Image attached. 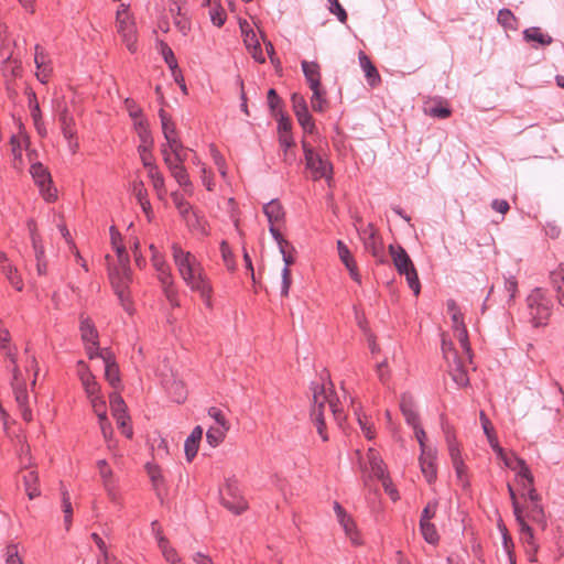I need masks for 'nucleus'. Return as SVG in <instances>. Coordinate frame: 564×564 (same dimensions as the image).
I'll return each mask as SVG.
<instances>
[{
    "mask_svg": "<svg viewBox=\"0 0 564 564\" xmlns=\"http://www.w3.org/2000/svg\"><path fill=\"white\" fill-rule=\"evenodd\" d=\"M171 250L184 283L199 295L206 308L213 310V285L200 261L192 252L182 249L178 243H172Z\"/></svg>",
    "mask_w": 564,
    "mask_h": 564,
    "instance_id": "obj_1",
    "label": "nucleus"
},
{
    "mask_svg": "<svg viewBox=\"0 0 564 564\" xmlns=\"http://www.w3.org/2000/svg\"><path fill=\"white\" fill-rule=\"evenodd\" d=\"M313 405L311 409V419L316 425L317 433L321 435L323 441H327L328 436L324 432L325 420L324 413L328 409L335 421L340 425L345 416L341 410L338 408L333 391L326 388L325 383H313Z\"/></svg>",
    "mask_w": 564,
    "mask_h": 564,
    "instance_id": "obj_2",
    "label": "nucleus"
},
{
    "mask_svg": "<svg viewBox=\"0 0 564 564\" xmlns=\"http://www.w3.org/2000/svg\"><path fill=\"white\" fill-rule=\"evenodd\" d=\"M108 274L111 286L120 302V305L129 315H132L134 307L130 293L132 271L129 265V258L118 260V264L109 267Z\"/></svg>",
    "mask_w": 564,
    "mask_h": 564,
    "instance_id": "obj_3",
    "label": "nucleus"
},
{
    "mask_svg": "<svg viewBox=\"0 0 564 564\" xmlns=\"http://www.w3.org/2000/svg\"><path fill=\"white\" fill-rule=\"evenodd\" d=\"M116 30L129 52H137L138 29L130 4L120 3L116 11Z\"/></svg>",
    "mask_w": 564,
    "mask_h": 564,
    "instance_id": "obj_4",
    "label": "nucleus"
},
{
    "mask_svg": "<svg viewBox=\"0 0 564 564\" xmlns=\"http://www.w3.org/2000/svg\"><path fill=\"white\" fill-rule=\"evenodd\" d=\"M527 307L533 327L546 325L553 303L543 289H534L527 297Z\"/></svg>",
    "mask_w": 564,
    "mask_h": 564,
    "instance_id": "obj_5",
    "label": "nucleus"
},
{
    "mask_svg": "<svg viewBox=\"0 0 564 564\" xmlns=\"http://www.w3.org/2000/svg\"><path fill=\"white\" fill-rule=\"evenodd\" d=\"M389 251L398 273L405 276L409 288L413 291L414 295H419L421 284L417 272L405 249L401 246L390 245Z\"/></svg>",
    "mask_w": 564,
    "mask_h": 564,
    "instance_id": "obj_6",
    "label": "nucleus"
},
{
    "mask_svg": "<svg viewBox=\"0 0 564 564\" xmlns=\"http://www.w3.org/2000/svg\"><path fill=\"white\" fill-rule=\"evenodd\" d=\"M152 265L156 271L158 279L163 288L166 299L174 304L176 300V292L173 289L174 278L171 272L170 265L164 260L163 256L158 251L154 245L150 246Z\"/></svg>",
    "mask_w": 564,
    "mask_h": 564,
    "instance_id": "obj_7",
    "label": "nucleus"
},
{
    "mask_svg": "<svg viewBox=\"0 0 564 564\" xmlns=\"http://www.w3.org/2000/svg\"><path fill=\"white\" fill-rule=\"evenodd\" d=\"M302 148L305 156L306 169L311 172L313 180L329 178L333 173L330 162L316 153L311 144L303 140Z\"/></svg>",
    "mask_w": 564,
    "mask_h": 564,
    "instance_id": "obj_8",
    "label": "nucleus"
},
{
    "mask_svg": "<svg viewBox=\"0 0 564 564\" xmlns=\"http://www.w3.org/2000/svg\"><path fill=\"white\" fill-rule=\"evenodd\" d=\"M79 330L89 359L98 358L100 355L108 351V349H100L98 330L89 317L80 316Z\"/></svg>",
    "mask_w": 564,
    "mask_h": 564,
    "instance_id": "obj_9",
    "label": "nucleus"
},
{
    "mask_svg": "<svg viewBox=\"0 0 564 564\" xmlns=\"http://www.w3.org/2000/svg\"><path fill=\"white\" fill-rule=\"evenodd\" d=\"M333 509L339 525L344 530L345 535L350 541V543L355 546L361 545L364 540L352 517L348 514L341 505L337 501L334 502Z\"/></svg>",
    "mask_w": 564,
    "mask_h": 564,
    "instance_id": "obj_10",
    "label": "nucleus"
},
{
    "mask_svg": "<svg viewBox=\"0 0 564 564\" xmlns=\"http://www.w3.org/2000/svg\"><path fill=\"white\" fill-rule=\"evenodd\" d=\"M357 231L365 249L382 262L384 258L383 245L372 224L362 225L357 228Z\"/></svg>",
    "mask_w": 564,
    "mask_h": 564,
    "instance_id": "obj_11",
    "label": "nucleus"
},
{
    "mask_svg": "<svg viewBox=\"0 0 564 564\" xmlns=\"http://www.w3.org/2000/svg\"><path fill=\"white\" fill-rule=\"evenodd\" d=\"M30 173L40 187V191L47 202L56 199V189L52 187V178L50 172L43 166L42 163H33L30 167Z\"/></svg>",
    "mask_w": 564,
    "mask_h": 564,
    "instance_id": "obj_12",
    "label": "nucleus"
},
{
    "mask_svg": "<svg viewBox=\"0 0 564 564\" xmlns=\"http://www.w3.org/2000/svg\"><path fill=\"white\" fill-rule=\"evenodd\" d=\"M221 505L235 514H240L247 509V501L239 494L235 482H228L221 491Z\"/></svg>",
    "mask_w": 564,
    "mask_h": 564,
    "instance_id": "obj_13",
    "label": "nucleus"
},
{
    "mask_svg": "<svg viewBox=\"0 0 564 564\" xmlns=\"http://www.w3.org/2000/svg\"><path fill=\"white\" fill-rule=\"evenodd\" d=\"M151 532L154 535L158 546L162 552L164 560L169 564H185L177 551L170 544L169 540L162 534L161 527L156 520L151 522Z\"/></svg>",
    "mask_w": 564,
    "mask_h": 564,
    "instance_id": "obj_14",
    "label": "nucleus"
},
{
    "mask_svg": "<svg viewBox=\"0 0 564 564\" xmlns=\"http://www.w3.org/2000/svg\"><path fill=\"white\" fill-rule=\"evenodd\" d=\"M499 459L503 462L507 468L517 473V480L521 487H525V482H528V485L533 482V476L531 475L529 467L522 458L518 457L513 453H505V456L500 457Z\"/></svg>",
    "mask_w": 564,
    "mask_h": 564,
    "instance_id": "obj_15",
    "label": "nucleus"
},
{
    "mask_svg": "<svg viewBox=\"0 0 564 564\" xmlns=\"http://www.w3.org/2000/svg\"><path fill=\"white\" fill-rule=\"evenodd\" d=\"M56 116L64 138L77 135L75 118L67 102L62 99L56 101Z\"/></svg>",
    "mask_w": 564,
    "mask_h": 564,
    "instance_id": "obj_16",
    "label": "nucleus"
},
{
    "mask_svg": "<svg viewBox=\"0 0 564 564\" xmlns=\"http://www.w3.org/2000/svg\"><path fill=\"white\" fill-rule=\"evenodd\" d=\"M134 129L141 141V143L138 147V152L140 154L142 164L144 165V160L153 161L151 154V149L153 147V138L145 120L135 121Z\"/></svg>",
    "mask_w": 564,
    "mask_h": 564,
    "instance_id": "obj_17",
    "label": "nucleus"
},
{
    "mask_svg": "<svg viewBox=\"0 0 564 564\" xmlns=\"http://www.w3.org/2000/svg\"><path fill=\"white\" fill-rule=\"evenodd\" d=\"M292 105L300 126L305 132L313 133L315 124L312 120V116L308 112L305 98L302 95L295 93L292 95Z\"/></svg>",
    "mask_w": 564,
    "mask_h": 564,
    "instance_id": "obj_18",
    "label": "nucleus"
},
{
    "mask_svg": "<svg viewBox=\"0 0 564 564\" xmlns=\"http://www.w3.org/2000/svg\"><path fill=\"white\" fill-rule=\"evenodd\" d=\"M78 377L79 380L84 387V390L87 394L88 399H91L94 397L101 395L100 393V386L96 381L95 376L91 373L89 368L85 365L84 361L78 362Z\"/></svg>",
    "mask_w": 564,
    "mask_h": 564,
    "instance_id": "obj_19",
    "label": "nucleus"
},
{
    "mask_svg": "<svg viewBox=\"0 0 564 564\" xmlns=\"http://www.w3.org/2000/svg\"><path fill=\"white\" fill-rule=\"evenodd\" d=\"M34 63H35V66L37 69V72H36L37 79L41 83L45 84L48 80V77L52 72V67H51V61L48 58V55L46 54L44 48L39 44H36L34 46Z\"/></svg>",
    "mask_w": 564,
    "mask_h": 564,
    "instance_id": "obj_20",
    "label": "nucleus"
},
{
    "mask_svg": "<svg viewBox=\"0 0 564 564\" xmlns=\"http://www.w3.org/2000/svg\"><path fill=\"white\" fill-rule=\"evenodd\" d=\"M368 466L364 468L365 471H370V477H375L379 480L386 479L388 476L386 471V465L380 455L373 449L369 448L367 453Z\"/></svg>",
    "mask_w": 564,
    "mask_h": 564,
    "instance_id": "obj_21",
    "label": "nucleus"
},
{
    "mask_svg": "<svg viewBox=\"0 0 564 564\" xmlns=\"http://www.w3.org/2000/svg\"><path fill=\"white\" fill-rule=\"evenodd\" d=\"M523 40L528 43H532L533 48L544 47L553 43V37L543 33L539 26H531L522 32Z\"/></svg>",
    "mask_w": 564,
    "mask_h": 564,
    "instance_id": "obj_22",
    "label": "nucleus"
},
{
    "mask_svg": "<svg viewBox=\"0 0 564 564\" xmlns=\"http://www.w3.org/2000/svg\"><path fill=\"white\" fill-rule=\"evenodd\" d=\"M435 462L436 452L434 449H429L427 452L421 453L420 466L422 474L429 484H432L436 480L437 471Z\"/></svg>",
    "mask_w": 564,
    "mask_h": 564,
    "instance_id": "obj_23",
    "label": "nucleus"
},
{
    "mask_svg": "<svg viewBox=\"0 0 564 564\" xmlns=\"http://www.w3.org/2000/svg\"><path fill=\"white\" fill-rule=\"evenodd\" d=\"M12 389L15 397V401L19 406H24L29 403V395L26 391L25 383L20 378L21 372L17 366V364L12 365Z\"/></svg>",
    "mask_w": 564,
    "mask_h": 564,
    "instance_id": "obj_24",
    "label": "nucleus"
},
{
    "mask_svg": "<svg viewBox=\"0 0 564 564\" xmlns=\"http://www.w3.org/2000/svg\"><path fill=\"white\" fill-rule=\"evenodd\" d=\"M145 169H148V176L152 181L153 188L160 199H163V197L166 194L165 189V181L163 174L159 171L158 165L154 163V161H147L144 160Z\"/></svg>",
    "mask_w": 564,
    "mask_h": 564,
    "instance_id": "obj_25",
    "label": "nucleus"
},
{
    "mask_svg": "<svg viewBox=\"0 0 564 564\" xmlns=\"http://www.w3.org/2000/svg\"><path fill=\"white\" fill-rule=\"evenodd\" d=\"M98 358H101L105 364V378L109 382V384L113 388H117L120 384V375L119 367L115 361V358L111 351H106L100 355Z\"/></svg>",
    "mask_w": 564,
    "mask_h": 564,
    "instance_id": "obj_26",
    "label": "nucleus"
},
{
    "mask_svg": "<svg viewBox=\"0 0 564 564\" xmlns=\"http://www.w3.org/2000/svg\"><path fill=\"white\" fill-rule=\"evenodd\" d=\"M400 409L405 419V422L410 425H416L420 423L419 414L415 410V404L412 395L403 393L400 400Z\"/></svg>",
    "mask_w": 564,
    "mask_h": 564,
    "instance_id": "obj_27",
    "label": "nucleus"
},
{
    "mask_svg": "<svg viewBox=\"0 0 564 564\" xmlns=\"http://www.w3.org/2000/svg\"><path fill=\"white\" fill-rule=\"evenodd\" d=\"M449 375L452 380L459 388H466L469 384V377L467 370L465 369L463 361L457 357L456 352H454V362L449 365Z\"/></svg>",
    "mask_w": 564,
    "mask_h": 564,
    "instance_id": "obj_28",
    "label": "nucleus"
},
{
    "mask_svg": "<svg viewBox=\"0 0 564 564\" xmlns=\"http://www.w3.org/2000/svg\"><path fill=\"white\" fill-rule=\"evenodd\" d=\"M203 437V429L197 425L193 429L192 433L187 436L184 443V452L186 459L192 462L193 458L197 455L199 442Z\"/></svg>",
    "mask_w": 564,
    "mask_h": 564,
    "instance_id": "obj_29",
    "label": "nucleus"
},
{
    "mask_svg": "<svg viewBox=\"0 0 564 564\" xmlns=\"http://www.w3.org/2000/svg\"><path fill=\"white\" fill-rule=\"evenodd\" d=\"M263 214L265 215L269 225H279L284 220V209L278 199H271L263 206Z\"/></svg>",
    "mask_w": 564,
    "mask_h": 564,
    "instance_id": "obj_30",
    "label": "nucleus"
},
{
    "mask_svg": "<svg viewBox=\"0 0 564 564\" xmlns=\"http://www.w3.org/2000/svg\"><path fill=\"white\" fill-rule=\"evenodd\" d=\"M516 520L519 525L520 539L527 545L528 552L536 553L539 546L535 543L531 527L528 524L523 516H518Z\"/></svg>",
    "mask_w": 564,
    "mask_h": 564,
    "instance_id": "obj_31",
    "label": "nucleus"
},
{
    "mask_svg": "<svg viewBox=\"0 0 564 564\" xmlns=\"http://www.w3.org/2000/svg\"><path fill=\"white\" fill-rule=\"evenodd\" d=\"M301 66L310 88H318L321 86L319 65L316 62L303 61Z\"/></svg>",
    "mask_w": 564,
    "mask_h": 564,
    "instance_id": "obj_32",
    "label": "nucleus"
},
{
    "mask_svg": "<svg viewBox=\"0 0 564 564\" xmlns=\"http://www.w3.org/2000/svg\"><path fill=\"white\" fill-rule=\"evenodd\" d=\"M359 64L365 72L368 84L371 87L377 86L381 80L380 75L370 58L364 52L359 53Z\"/></svg>",
    "mask_w": 564,
    "mask_h": 564,
    "instance_id": "obj_33",
    "label": "nucleus"
},
{
    "mask_svg": "<svg viewBox=\"0 0 564 564\" xmlns=\"http://www.w3.org/2000/svg\"><path fill=\"white\" fill-rule=\"evenodd\" d=\"M133 193H134V196H135L141 209L147 215L148 220H151V217H152L151 203L148 198V192L144 188L143 182L140 181V182H135L133 184Z\"/></svg>",
    "mask_w": 564,
    "mask_h": 564,
    "instance_id": "obj_34",
    "label": "nucleus"
},
{
    "mask_svg": "<svg viewBox=\"0 0 564 564\" xmlns=\"http://www.w3.org/2000/svg\"><path fill=\"white\" fill-rule=\"evenodd\" d=\"M23 484L29 499L32 500L41 495V490L39 488V475L35 470H28L23 475Z\"/></svg>",
    "mask_w": 564,
    "mask_h": 564,
    "instance_id": "obj_35",
    "label": "nucleus"
},
{
    "mask_svg": "<svg viewBox=\"0 0 564 564\" xmlns=\"http://www.w3.org/2000/svg\"><path fill=\"white\" fill-rule=\"evenodd\" d=\"M551 282L556 291L558 303L564 306V264H560L558 268L551 273Z\"/></svg>",
    "mask_w": 564,
    "mask_h": 564,
    "instance_id": "obj_36",
    "label": "nucleus"
},
{
    "mask_svg": "<svg viewBox=\"0 0 564 564\" xmlns=\"http://www.w3.org/2000/svg\"><path fill=\"white\" fill-rule=\"evenodd\" d=\"M1 272L17 291L21 292L23 290V280L17 267H14L11 263H6L4 265H2Z\"/></svg>",
    "mask_w": 564,
    "mask_h": 564,
    "instance_id": "obj_37",
    "label": "nucleus"
},
{
    "mask_svg": "<svg viewBox=\"0 0 564 564\" xmlns=\"http://www.w3.org/2000/svg\"><path fill=\"white\" fill-rule=\"evenodd\" d=\"M173 178L177 182V184L183 187H192V182L189 180V175L184 165H176L172 163L166 166Z\"/></svg>",
    "mask_w": 564,
    "mask_h": 564,
    "instance_id": "obj_38",
    "label": "nucleus"
},
{
    "mask_svg": "<svg viewBox=\"0 0 564 564\" xmlns=\"http://www.w3.org/2000/svg\"><path fill=\"white\" fill-rule=\"evenodd\" d=\"M62 496V510L64 513V524L66 530H69L73 519V507L70 502L69 492L66 487L62 486L61 488Z\"/></svg>",
    "mask_w": 564,
    "mask_h": 564,
    "instance_id": "obj_39",
    "label": "nucleus"
},
{
    "mask_svg": "<svg viewBox=\"0 0 564 564\" xmlns=\"http://www.w3.org/2000/svg\"><path fill=\"white\" fill-rule=\"evenodd\" d=\"M91 539L101 553V558H98V564H122L116 557L109 555L106 543L97 533H93Z\"/></svg>",
    "mask_w": 564,
    "mask_h": 564,
    "instance_id": "obj_40",
    "label": "nucleus"
},
{
    "mask_svg": "<svg viewBox=\"0 0 564 564\" xmlns=\"http://www.w3.org/2000/svg\"><path fill=\"white\" fill-rule=\"evenodd\" d=\"M240 29L243 36V43L248 51H251V47L260 44L256 32L250 28L247 21L240 22Z\"/></svg>",
    "mask_w": 564,
    "mask_h": 564,
    "instance_id": "obj_41",
    "label": "nucleus"
},
{
    "mask_svg": "<svg viewBox=\"0 0 564 564\" xmlns=\"http://www.w3.org/2000/svg\"><path fill=\"white\" fill-rule=\"evenodd\" d=\"M110 240L112 248L116 250L118 260L129 258L126 251V247L121 242V235L115 226L110 227Z\"/></svg>",
    "mask_w": 564,
    "mask_h": 564,
    "instance_id": "obj_42",
    "label": "nucleus"
},
{
    "mask_svg": "<svg viewBox=\"0 0 564 564\" xmlns=\"http://www.w3.org/2000/svg\"><path fill=\"white\" fill-rule=\"evenodd\" d=\"M420 531L422 533L423 539L429 544H437L440 541V535L437 533V530L435 525L429 521V522H420Z\"/></svg>",
    "mask_w": 564,
    "mask_h": 564,
    "instance_id": "obj_43",
    "label": "nucleus"
},
{
    "mask_svg": "<svg viewBox=\"0 0 564 564\" xmlns=\"http://www.w3.org/2000/svg\"><path fill=\"white\" fill-rule=\"evenodd\" d=\"M229 429H224V427H220V426H216V427L212 426V427H209L207 433H206L207 443L212 447H217L224 441L226 432Z\"/></svg>",
    "mask_w": 564,
    "mask_h": 564,
    "instance_id": "obj_44",
    "label": "nucleus"
},
{
    "mask_svg": "<svg viewBox=\"0 0 564 564\" xmlns=\"http://www.w3.org/2000/svg\"><path fill=\"white\" fill-rule=\"evenodd\" d=\"M528 518L539 524L543 530L546 528V518H545V513H544V510L542 508V506L540 503H533L531 505L530 509H529V512H528Z\"/></svg>",
    "mask_w": 564,
    "mask_h": 564,
    "instance_id": "obj_45",
    "label": "nucleus"
},
{
    "mask_svg": "<svg viewBox=\"0 0 564 564\" xmlns=\"http://www.w3.org/2000/svg\"><path fill=\"white\" fill-rule=\"evenodd\" d=\"M2 73L4 77L9 79H13L21 73V65L17 59H12L11 57H7L2 65Z\"/></svg>",
    "mask_w": 564,
    "mask_h": 564,
    "instance_id": "obj_46",
    "label": "nucleus"
},
{
    "mask_svg": "<svg viewBox=\"0 0 564 564\" xmlns=\"http://www.w3.org/2000/svg\"><path fill=\"white\" fill-rule=\"evenodd\" d=\"M313 91L312 98H311V107L314 111L322 112L325 110L326 107V98L325 94L322 90L321 86L318 88H311Z\"/></svg>",
    "mask_w": 564,
    "mask_h": 564,
    "instance_id": "obj_47",
    "label": "nucleus"
},
{
    "mask_svg": "<svg viewBox=\"0 0 564 564\" xmlns=\"http://www.w3.org/2000/svg\"><path fill=\"white\" fill-rule=\"evenodd\" d=\"M444 431H445L447 447H448V452H449L452 462H455L456 459L457 460L463 459L462 455H460L459 446H458V443H457L455 436L445 426H444Z\"/></svg>",
    "mask_w": 564,
    "mask_h": 564,
    "instance_id": "obj_48",
    "label": "nucleus"
},
{
    "mask_svg": "<svg viewBox=\"0 0 564 564\" xmlns=\"http://www.w3.org/2000/svg\"><path fill=\"white\" fill-rule=\"evenodd\" d=\"M497 21L506 29H517V18L509 9L499 10Z\"/></svg>",
    "mask_w": 564,
    "mask_h": 564,
    "instance_id": "obj_49",
    "label": "nucleus"
},
{
    "mask_svg": "<svg viewBox=\"0 0 564 564\" xmlns=\"http://www.w3.org/2000/svg\"><path fill=\"white\" fill-rule=\"evenodd\" d=\"M160 53L169 66L170 70L178 67L177 61L174 56L172 48L163 41L159 43Z\"/></svg>",
    "mask_w": 564,
    "mask_h": 564,
    "instance_id": "obj_50",
    "label": "nucleus"
},
{
    "mask_svg": "<svg viewBox=\"0 0 564 564\" xmlns=\"http://www.w3.org/2000/svg\"><path fill=\"white\" fill-rule=\"evenodd\" d=\"M159 116H160V119H161V124H162V131H163L164 139L169 138V137L176 135L177 132H176L175 124L171 120V118L165 113V111L163 109H161L159 111Z\"/></svg>",
    "mask_w": 564,
    "mask_h": 564,
    "instance_id": "obj_51",
    "label": "nucleus"
},
{
    "mask_svg": "<svg viewBox=\"0 0 564 564\" xmlns=\"http://www.w3.org/2000/svg\"><path fill=\"white\" fill-rule=\"evenodd\" d=\"M279 142L281 148L284 150V161L292 163L295 160V155L289 153V149H291L294 145L293 137L291 135V133L279 135Z\"/></svg>",
    "mask_w": 564,
    "mask_h": 564,
    "instance_id": "obj_52",
    "label": "nucleus"
},
{
    "mask_svg": "<svg viewBox=\"0 0 564 564\" xmlns=\"http://www.w3.org/2000/svg\"><path fill=\"white\" fill-rule=\"evenodd\" d=\"M89 402L91 404L94 412L96 413V415L98 417V421L108 419L107 410H106V401L102 395L94 397V398L89 399Z\"/></svg>",
    "mask_w": 564,
    "mask_h": 564,
    "instance_id": "obj_53",
    "label": "nucleus"
},
{
    "mask_svg": "<svg viewBox=\"0 0 564 564\" xmlns=\"http://www.w3.org/2000/svg\"><path fill=\"white\" fill-rule=\"evenodd\" d=\"M110 409L113 416L128 414L124 400L117 393H111L110 397Z\"/></svg>",
    "mask_w": 564,
    "mask_h": 564,
    "instance_id": "obj_54",
    "label": "nucleus"
},
{
    "mask_svg": "<svg viewBox=\"0 0 564 564\" xmlns=\"http://www.w3.org/2000/svg\"><path fill=\"white\" fill-rule=\"evenodd\" d=\"M97 467L99 469V475L101 477L104 486H106L107 484L117 482L115 477H113L112 470L108 467V464H107L106 459L98 460L97 462Z\"/></svg>",
    "mask_w": 564,
    "mask_h": 564,
    "instance_id": "obj_55",
    "label": "nucleus"
},
{
    "mask_svg": "<svg viewBox=\"0 0 564 564\" xmlns=\"http://www.w3.org/2000/svg\"><path fill=\"white\" fill-rule=\"evenodd\" d=\"M455 334H456V337L463 348V350L466 352L467 355V358L469 360H471V347H470V344H469V339H468V332H467V328L466 326L465 327H462L459 329H455L454 330Z\"/></svg>",
    "mask_w": 564,
    "mask_h": 564,
    "instance_id": "obj_56",
    "label": "nucleus"
},
{
    "mask_svg": "<svg viewBox=\"0 0 564 564\" xmlns=\"http://www.w3.org/2000/svg\"><path fill=\"white\" fill-rule=\"evenodd\" d=\"M209 18L214 25L220 28L226 22V12L224 8L219 3H217L215 7L210 9Z\"/></svg>",
    "mask_w": 564,
    "mask_h": 564,
    "instance_id": "obj_57",
    "label": "nucleus"
},
{
    "mask_svg": "<svg viewBox=\"0 0 564 564\" xmlns=\"http://www.w3.org/2000/svg\"><path fill=\"white\" fill-rule=\"evenodd\" d=\"M171 196H172L173 203H174L175 207L177 208V210L180 212L181 216L186 218V215L192 209L189 203L186 202V199L183 197V195H181L177 192L172 193Z\"/></svg>",
    "mask_w": 564,
    "mask_h": 564,
    "instance_id": "obj_58",
    "label": "nucleus"
},
{
    "mask_svg": "<svg viewBox=\"0 0 564 564\" xmlns=\"http://www.w3.org/2000/svg\"><path fill=\"white\" fill-rule=\"evenodd\" d=\"M172 399L176 403H182L186 400L187 391L184 384L180 381H174L171 386Z\"/></svg>",
    "mask_w": 564,
    "mask_h": 564,
    "instance_id": "obj_59",
    "label": "nucleus"
},
{
    "mask_svg": "<svg viewBox=\"0 0 564 564\" xmlns=\"http://www.w3.org/2000/svg\"><path fill=\"white\" fill-rule=\"evenodd\" d=\"M220 253H221L223 261H224L225 265L227 267V269L234 270L235 265H236L235 261H234V253H232L229 245L225 240H223L220 242Z\"/></svg>",
    "mask_w": 564,
    "mask_h": 564,
    "instance_id": "obj_60",
    "label": "nucleus"
},
{
    "mask_svg": "<svg viewBox=\"0 0 564 564\" xmlns=\"http://www.w3.org/2000/svg\"><path fill=\"white\" fill-rule=\"evenodd\" d=\"M437 507H438L437 499H433V500L429 501L427 505L422 510L420 522L431 521L436 514Z\"/></svg>",
    "mask_w": 564,
    "mask_h": 564,
    "instance_id": "obj_61",
    "label": "nucleus"
},
{
    "mask_svg": "<svg viewBox=\"0 0 564 564\" xmlns=\"http://www.w3.org/2000/svg\"><path fill=\"white\" fill-rule=\"evenodd\" d=\"M328 10L332 14L336 15L339 22L345 23L347 21V12L341 7L338 0H327Z\"/></svg>",
    "mask_w": 564,
    "mask_h": 564,
    "instance_id": "obj_62",
    "label": "nucleus"
},
{
    "mask_svg": "<svg viewBox=\"0 0 564 564\" xmlns=\"http://www.w3.org/2000/svg\"><path fill=\"white\" fill-rule=\"evenodd\" d=\"M145 468L152 484L158 487L163 481L160 467L155 464L148 463Z\"/></svg>",
    "mask_w": 564,
    "mask_h": 564,
    "instance_id": "obj_63",
    "label": "nucleus"
},
{
    "mask_svg": "<svg viewBox=\"0 0 564 564\" xmlns=\"http://www.w3.org/2000/svg\"><path fill=\"white\" fill-rule=\"evenodd\" d=\"M6 564H23L21 557L19 556L18 546L15 544H10L7 546Z\"/></svg>",
    "mask_w": 564,
    "mask_h": 564,
    "instance_id": "obj_64",
    "label": "nucleus"
}]
</instances>
